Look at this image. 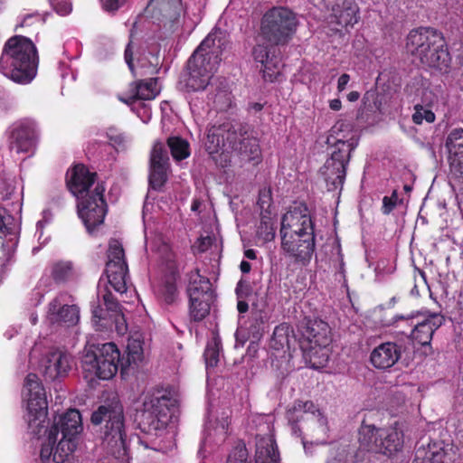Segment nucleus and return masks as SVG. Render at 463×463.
I'll return each instance as SVG.
<instances>
[{
  "mask_svg": "<svg viewBox=\"0 0 463 463\" xmlns=\"http://www.w3.org/2000/svg\"><path fill=\"white\" fill-rule=\"evenodd\" d=\"M296 14L286 7H273L261 18L260 38L269 43H257L252 49V57L261 64L262 77L266 81L273 82L281 76L282 62L275 53L274 45H285L292 39L298 27Z\"/></svg>",
  "mask_w": 463,
  "mask_h": 463,
  "instance_id": "obj_1",
  "label": "nucleus"
},
{
  "mask_svg": "<svg viewBox=\"0 0 463 463\" xmlns=\"http://www.w3.org/2000/svg\"><path fill=\"white\" fill-rule=\"evenodd\" d=\"M37 52L33 43L24 36L11 37L0 57V72L20 84H28L36 75Z\"/></svg>",
  "mask_w": 463,
  "mask_h": 463,
  "instance_id": "obj_2",
  "label": "nucleus"
},
{
  "mask_svg": "<svg viewBox=\"0 0 463 463\" xmlns=\"http://www.w3.org/2000/svg\"><path fill=\"white\" fill-rule=\"evenodd\" d=\"M406 49L423 66L448 72L451 58L445 39L438 31L430 27L411 31L407 36Z\"/></svg>",
  "mask_w": 463,
  "mask_h": 463,
  "instance_id": "obj_3",
  "label": "nucleus"
},
{
  "mask_svg": "<svg viewBox=\"0 0 463 463\" xmlns=\"http://www.w3.org/2000/svg\"><path fill=\"white\" fill-rule=\"evenodd\" d=\"M95 426H101V439L108 453L116 458H123L128 452L127 434L123 407H98L90 417Z\"/></svg>",
  "mask_w": 463,
  "mask_h": 463,
  "instance_id": "obj_4",
  "label": "nucleus"
},
{
  "mask_svg": "<svg viewBox=\"0 0 463 463\" xmlns=\"http://www.w3.org/2000/svg\"><path fill=\"white\" fill-rule=\"evenodd\" d=\"M120 354L114 343L92 345L84 351L81 366L85 378L93 381L111 379L121 365Z\"/></svg>",
  "mask_w": 463,
  "mask_h": 463,
  "instance_id": "obj_5",
  "label": "nucleus"
},
{
  "mask_svg": "<svg viewBox=\"0 0 463 463\" xmlns=\"http://www.w3.org/2000/svg\"><path fill=\"white\" fill-rule=\"evenodd\" d=\"M359 442L367 451L392 456L402 449L404 434L398 422L388 428H375L363 421Z\"/></svg>",
  "mask_w": 463,
  "mask_h": 463,
  "instance_id": "obj_6",
  "label": "nucleus"
},
{
  "mask_svg": "<svg viewBox=\"0 0 463 463\" xmlns=\"http://www.w3.org/2000/svg\"><path fill=\"white\" fill-rule=\"evenodd\" d=\"M226 131L222 135L223 146H228L241 161L258 163L260 158V148L258 139L251 131L240 124L224 126Z\"/></svg>",
  "mask_w": 463,
  "mask_h": 463,
  "instance_id": "obj_7",
  "label": "nucleus"
},
{
  "mask_svg": "<svg viewBox=\"0 0 463 463\" xmlns=\"http://www.w3.org/2000/svg\"><path fill=\"white\" fill-rule=\"evenodd\" d=\"M175 407H144L137 410L136 421L139 430L148 435L159 436L168 427H175L178 420Z\"/></svg>",
  "mask_w": 463,
  "mask_h": 463,
  "instance_id": "obj_8",
  "label": "nucleus"
},
{
  "mask_svg": "<svg viewBox=\"0 0 463 463\" xmlns=\"http://www.w3.org/2000/svg\"><path fill=\"white\" fill-rule=\"evenodd\" d=\"M217 65L198 53H193L187 61L186 71L183 73L180 84L187 92L205 90L209 85Z\"/></svg>",
  "mask_w": 463,
  "mask_h": 463,
  "instance_id": "obj_9",
  "label": "nucleus"
},
{
  "mask_svg": "<svg viewBox=\"0 0 463 463\" xmlns=\"http://www.w3.org/2000/svg\"><path fill=\"white\" fill-rule=\"evenodd\" d=\"M354 144L353 142L351 145L342 143L343 146H332L331 157L326 160L322 168L329 191L342 188L345 178L346 165L349 163L351 152L354 150Z\"/></svg>",
  "mask_w": 463,
  "mask_h": 463,
  "instance_id": "obj_10",
  "label": "nucleus"
},
{
  "mask_svg": "<svg viewBox=\"0 0 463 463\" xmlns=\"http://www.w3.org/2000/svg\"><path fill=\"white\" fill-rule=\"evenodd\" d=\"M128 268L122 245L117 240L110 241L106 274L109 285L120 295L126 293L128 289Z\"/></svg>",
  "mask_w": 463,
  "mask_h": 463,
  "instance_id": "obj_11",
  "label": "nucleus"
},
{
  "mask_svg": "<svg viewBox=\"0 0 463 463\" xmlns=\"http://www.w3.org/2000/svg\"><path fill=\"white\" fill-rule=\"evenodd\" d=\"M104 191V186L101 184H97L94 194L90 198L81 199L78 202L79 216L90 233L93 232L97 226L103 223L107 213V205L103 197Z\"/></svg>",
  "mask_w": 463,
  "mask_h": 463,
  "instance_id": "obj_12",
  "label": "nucleus"
},
{
  "mask_svg": "<svg viewBox=\"0 0 463 463\" xmlns=\"http://www.w3.org/2000/svg\"><path fill=\"white\" fill-rule=\"evenodd\" d=\"M307 233L315 235L314 222L305 203L291 206L281 218L280 235L302 236Z\"/></svg>",
  "mask_w": 463,
  "mask_h": 463,
  "instance_id": "obj_13",
  "label": "nucleus"
},
{
  "mask_svg": "<svg viewBox=\"0 0 463 463\" xmlns=\"http://www.w3.org/2000/svg\"><path fill=\"white\" fill-rule=\"evenodd\" d=\"M71 296L60 292L48 305L46 318L52 325L73 326L80 320V310L76 305L70 304Z\"/></svg>",
  "mask_w": 463,
  "mask_h": 463,
  "instance_id": "obj_14",
  "label": "nucleus"
},
{
  "mask_svg": "<svg viewBox=\"0 0 463 463\" xmlns=\"http://www.w3.org/2000/svg\"><path fill=\"white\" fill-rule=\"evenodd\" d=\"M281 250L284 254L302 266L307 265L315 252V235L305 233L302 236L280 235Z\"/></svg>",
  "mask_w": 463,
  "mask_h": 463,
  "instance_id": "obj_15",
  "label": "nucleus"
},
{
  "mask_svg": "<svg viewBox=\"0 0 463 463\" xmlns=\"http://www.w3.org/2000/svg\"><path fill=\"white\" fill-rule=\"evenodd\" d=\"M411 317L419 319L414 325L411 336L421 345H430L434 332L444 323V317L440 313L425 311Z\"/></svg>",
  "mask_w": 463,
  "mask_h": 463,
  "instance_id": "obj_16",
  "label": "nucleus"
},
{
  "mask_svg": "<svg viewBox=\"0 0 463 463\" xmlns=\"http://www.w3.org/2000/svg\"><path fill=\"white\" fill-rule=\"evenodd\" d=\"M95 173H90L84 165H78L67 173V186L79 202L94 194V190L90 191V188L95 184Z\"/></svg>",
  "mask_w": 463,
  "mask_h": 463,
  "instance_id": "obj_17",
  "label": "nucleus"
},
{
  "mask_svg": "<svg viewBox=\"0 0 463 463\" xmlns=\"http://www.w3.org/2000/svg\"><path fill=\"white\" fill-rule=\"evenodd\" d=\"M229 40L225 32L215 29L201 43L194 53L218 65L222 52L228 47Z\"/></svg>",
  "mask_w": 463,
  "mask_h": 463,
  "instance_id": "obj_18",
  "label": "nucleus"
},
{
  "mask_svg": "<svg viewBox=\"0 0 463 463\" xmlns=\"http://www.w3.org/2000/svg\"><path fill=\"white\" fill-rule=\"evenodd\" d=\"M167 151L162 143H156L153 146L150 156L149 184L155 189H160L167 180V170L169 166Z\"/></svg>",
  "mask_w": 463,
  "mask_h": 463,
  "instance_id": "obj_19",
  "label": "nucleus"
},
{
  "mask_svg": "<svg viewBox=\"0 0 463 463\" xmlns=\"http://www.w3.org/2000/svg\"><path fill=\"white\" fill-rule=\"evenodd\" d=\"M331 330L326 322L319 318H307L302 330L301 344L329 345Z\"/></svg>",
  "mask_w": 463,
  "mask_h": 463,
  "instance_id": "obj_20",
  "label": "nucleus"
},
{
  "mask_svg": "<svg viewBox=\"0 0 463 463\" xmlns=\"http://www.w3.org/2000/svg\"><path fill=\"white\" fill-rule=\"evenodd\" d=\"M160 92L157 79L137 80L129 85L126 96H118V99L125 104L131 105L136 100H149L155 99Z\"/></svg>",
  "mask_w": 463,
  "mask_h": 463,
  "instance_id": "obj_21",
  "label": "nucleus"
},
{
  "mask_svg": "<svg viewBox=\"0 0 463 463\" xmlns=\"http://www.w3.org/2000/svg\"><path fill=\"white\" fill-rule=\"evenodd\" d=\"M74 361L66 351L56 349L51 351L45 361V376L51 380L64 377L71 371Z\"/></svg>",
  "mask_w": 463,
  "mask_h": 463,
  "instance_id": "obj_22",
  "label": "nucleus"
},
{
  "mask_svg": "<svg viewBox=\"0 0 463 463\" xmlns=\"http://www.w3.org/2000/svg\"><path fill=\"white\" fill-rule=\"evenodd\" d=\"M402 348L393 342H386L375 347L370 354L372 364L380 370L392 367L401 358Z\"/></svg>",
  "mask_w": 463,
  "mask_h": 463,
  "instance_id": "obj_23",
  "label": "nucleus"
},
{
  "mask_svg": "<svg viewBox=\"0 0 463 463\" xmlns=\"http://www.w3.org/2000/svg\"><path fill=\"white\" fill-rule=\"evenodd\" d=\"M57 427L58 435L77 439V436L82 431L81 415L78 410L69 407L68 411L58 417H54L51 428Z\"/></svg>",
  "mask_w": 463,
  "mask_h": 463,
  "instance_id": "obj_24",
  "label": "nucleus"
},
{
  "mask_svg": "<svg viewBox=\"0 0 463 463\" xmlns=\"http://www.w3.org/2000/svg\"><path fill=\"white\" fill-rule=\"evenodd\" d=\"M22 401L25 405H47L45 390L38 376L30 373L26 376L22 389Z\"/></svg>",
  "mask_w": 463,
  "mask_h": 463,
  "instance_id": "obj_25",
  "label": "nucleus"
},
{
  "mask_svg": "<svg viewBox=\"0 0 463 463\" xmlns=\"http://www.w3.org/2000/svg\"><path fill=\"white\" fill-rule=\"evenodd\" d=\"M48 409L49 407H26L24 417L33 435L41 437L48 434L52 423L48 416Z\"/></svg>",
  "mask_w": 463,
  "mask_h": 463,
  "instance_id": "obj_26",
  "label": "nucleus"
},
{
  "mask_svg": "<svg viewBox=\"0 0 463 463\" xmlns=\"http://www.w3.org/2000/svg\"><path fill=\"white\" fill-rule=\"evenodd\" d=\"M140 399L142 405H177L182 402L179 392L172 387L148 390Z\"/></svg>",
  "mask_w": 463,
  "mask_h": 463,
  "instance_id": "obj_27",
  "label": "nucleus"
},
{
  "mask_svg": "<svg viewBox=\"0 0 463 463\" xmlns=\"http://www.w3.org/2000/svg\"><path fill=\"white\" fill-rule=\"evenodd\" d=\"M189 301L198 300L213 301L214 295L209 279L203 277L198 271L190 277V283L187 288Z\"/></svg>",
  "mask_w": 463,
  "mask_h": 463,
  "instance_id": "obj_28",
  "label": "nucleus"
},
{
  "mask_svg": "<svg viewBox=\"0 0 463 463\" xmlns=\"http://www.w3.org/2000/svg\"><path fill=\"white\" fill-rule=\"evenodd\" d=\"M147 8L157 10L164 18L169 21L170 28H175L179 24V19L184 14L181 0H149Z\"/></svg>",
  "mask_w": 463,
  "mask_h": 463,
  "instance_id": "obj_29",
  "label": "nucleus"
},
{
  "mask_svg": "<svg viewBox=\"0 0 463 463\" xmlns=\"http://www.w3.org/2000/svg\"><path fill=\"white\" fill-rule=\"evenodd\" d=\"M306 364L313 369L325 367L329 361V345H300Z\"/></svg>",
  "mask_w": 463,
  "mask_h": 463,
  "instance_id": "obj_30",
  "label": "nucleus"
},
{
  "mask_svg": "<svg viewBox=\"0 0 463 463\" xmlns=\"http://www.w3.org/2000/svg\"><path fill=\"white\" fill-rule=\"evenodd\" d=\"M445 147L451 166L463 165V128H454L448 134Z\"/></svg>",
  "mask_w": 463,
  "mask_h": 463,
  "instance_id": "obj_31",
  "label": "nucleus"
},
{
  "mask_svg": "<svg viewBox=\"0 0 463 463\" xmlns=\"http://www.w3.org/2000/svg\"><path fill=\"white\" fill-rule=\"evenodd\" d=\"M35 145V132L30 127L21 126L12 131L10 148L19 154L30 152Z\"/></svg>",
  "mask_w": 463,
  "mask_h": 463,
  "instance_id": "obj_32",
  "label": "nucleus"
},
{
  "mask_svg": "<svg viewBox=\"0 0 463 463\" xmlns=\"http://www.w3.org/2000/svg\"><path fill=\"white\" fill-rule=\"evenodd\" d=\"M354 144V149L358 145V137L355 133L352 130L349 124L345 121H337L331 128L330 135L327 137V143L333 144V146H343L345 145Z\"/></svg>",
  "mask_w": 463,
  "mask_h": 463,
  "instance_id": "obj_33",
  "label": "nucleus"
},
{
  "mask_svg": "<svg viewBox=\"0 0 463 463\" xmlns=\"http://www.w3.org/2000/svg\"><path fill=\"white\" fill-rule=\"evenodd\" d=\"M357 5L353 0H345L333 9L335 22L342 27L353 26L358 22Z\"/></svg>",
  "mask_w": 463,
  "mask_h": 463,
  "instance_id": "obj_34",
  "label": "nucleus"
},
{
  "mask_svg": "<svg viewBox=\"0 0 463 463\" xmlns=\"http://www.w3.org/2000/svg\"><path fill=\"white\" fill-rule=\"evenodd\" d=\"M279 454L274 439L260 438L256 444L255 463H279Z\"/></svg>",
  "mask_w": 463,
  "mask_h": 463,
  "instance_id": "obj_35",
  "label": "nucleus"
},
{
  "mask_svg": "<svg viewBox=\"0 0 463 463\" xmlns=\"http://www.w3.org/2000/svg\"><path fill=\"white\" fill-rule=\"evenodd\" d=\"M304 407H291L286 412V417L288 422L292 425V429H295V424L300 421L299 415L301 418L306 416L307 420H317V423L321 427H326L327 420L324 415V412L320 410V408L312 407V411L302 410ZM311 409V407H308Z\"/></svg>",
  "mask_w": 463,
  "mask_h": 463,
  "instance_id": "obj_36",
  "label": "nucleus"
},
{
  "mask_svg": "<svg viewBox=\"0 0 463 463\" xmlns=\"http://www.w3.org/2000/svg\"><path fill=\"white\" fill-rule=\"evenodd\" d=\"M126 354L127 357L121 361L122 372H125L128 367L137 365L144 358L143 342L138 335L128 338Z\"/></svg>",
  "mask_w": 463,
  "mask_h": 463,
  "instance_id": "obj_37",
  "label": "nucleus"
},
{
  "mask_svg": "<svg viewBox=\"0 0 463 463\" xmlns=\"http://www.w3.org/2000/svg\"><path fill=\"white\" fill-rule=\"evenodd\" d=\"M296 342L293 329L289 325L283 323L277 326L273 331L270 346L275 350H289Z\"/></svg>",
  "mask_w": 463,
  "mask_h": 463,
  "instance_id": "obj_38",
  "label": "nucleus"
},
{
  "mask_svg": "<svg viewBox=\"0 0 463 463\" xmlns=\"http://www.w3.org/2000/svg\"><path fill=\"white\" fill-rule=\"evenodd\" d=\"M125 61L134 77H145L156 73L157 69L156 65L146 60H138L137 66L135 67L133 63V52L132 43L130 42L125 50Z\"/></svg>",
  "mask_w": 463,
  "mask_h": 463,
  "instance_id": "obj_39",
  "label": "nucleus"
},
{
  "mask_svg": "<svg viewBox=\"0 0 463 463\" xmlns=\"http://www.w3.org/2000/svg\"><path fill=\"white\" fill-rule=\"evenodd\" d=\"M445 452L436 444H428V447H420L416 450L412 463H444Z\"/></svg>",
  "mask_w": 463,
  "mask_h": 463,
  "instance_id": "obj_40",
  "label": "nucleus"
},
{
  "mask_svg": "<svg viewBox=\"0 0 463 463\" xmlns=\"http://www.w3.org/2000/svg\"><path fill=\"white\" fill-rule=\"evenodd\" d=\"M103 303L106 307V311L101 308L99 305L92 306V315L95 319L99 321L106 320V312L112 317L118 314L122 313L121 307L118 301L114 298L110 292H106L103 297Z\"/></svg>",
  "mask_w": 463,
  "mask_h": 463,
  "instance_id": "obj_41",
  "label": "nucleus"
},
{
  "mask_svg": "<svg viewBox=\"0 0 463 463\" xmlns=\"http://www.w3.org/2000/svg\"><path fill=\"white\" fill-rule=\"evenodd\" d=\"M77 276L73 263L68 260H61L53 263L52 277L57 283H64L73 279Z\"/></svg>",
  "mask_w": 463,
  "mask_h": 463,
  "instance_id": "obj_42",
  "label": "nucleus"
},
{
  "mask_svg": "<svg viewBox=\"0 0 463 463\" xmlns=\"http://www.w3.org/2000/svg\"><path fill=\"white\" fill-rule=\"evenodd\" d=\"M77 439L61 437L54 446L53 462L63 463L70 455L76 449Z\"/></svg>",
  "mask_w": 463,
  "mask_h": 463,
  "instance_id": "obj_43",
  "label": "nucleus"
},
{
  "mask_svg": "<svg viewBox=\"0 0 463 463\" xmlns=\"http://www.w3.org/2000/svg\"><path fill=\"white\" fill-rule=\"evenodd\" d=\"M207 416L210 422L214 421L216 427L227 430L232 417L231 407H209Z\"/></svg>",
  "mask_w": 463,
  "mask_h": 463,
  "instance_id": "obj_44",
  "label": "nucleus"
},
{
  "mask_svg": "<svg viewBox=\"0 0 463 463\" xmlns=\"http://www.w3.org/2000/svg\"><path fill=\"white\" fill-rule=\"evenodd\" d=\"M167 145L175 160L180 161L190 156L189 143L179 137H171Z\"/></svg>",
  "mask_w": 463,
  "mask_h": 463,
  "instance_id": "obj_45",
  "label": "nucleus"
},
{
  "mask_svg": "<svg viewBox=\"0 0 463 463\" xmlns=\"http://www.w3.org/2000/svg\"><path fill=\"white\" fill-rule=\"evenodd\" d=\"M58 439V429L57 427L51 428L49 430L47 439L43 443L40 450V458L43 461L49 460L51 457L53 458L54 446Z\"/></svg>",
  "mask_w": 463,
  "mask_h": 463,
  "instance_id": "obj_46",
  "label": "nucleus"
},
{
  "mask_svg": "<svg viewBox=\"0 0 463 463\" xmlns=\"http://www.w3.org/2000/svg\"><path fill=\"white\" fill-rule=\"evenodd\" d=\"M213 301L198 300L189 301V316L194 321L203 320L210 312Z\"/></svg>",
  "mask_w": 463,
  "mask_h": 463,
  "instance_id": "obj_47",
  "label": "nucleus"
},
{
  "mask_svg": "<svg viewBox=\"0 0 463 463\" xmlns=\"http://www.w3.org/2000/svg\"><path fill=\"white\" fill-rule=\"evenodd\" d=\"M435 114L430 109V107L417 104L414 107V113L412 114V121L417 125H421L424 121L432 123L435 121Z\"/></svg>",
  "mask_w": 463,
  "mask_h": 463,
  "instance_id": "obj_48",
  "label": "nucleus"
},
{
  "mask_svg": "<svg viewBox=\"0 0 463 463\" xmlns=\"http://www.w3.org/2000/svg\"><path fill=\"white\" fill-rule=\"evenodd\" d=\"M203 355L207 368L216 366L220 357V342L217 339L209 342Z\"/></svg>",
  "mask_w": 463,
  "mask_h": 463,
  "instance_id": "obj_49",
  "label": "nucleus"
},
{
  "mask_svg": "<svg viewBox=\"0 0 463 463\" xmlns=\"http://www.w3.org/2000/svg\"><path fill=\"white\" fill-rule=\"evenodd\" d=\"M245 445L238 444L229 454L226 463H250Z\"/></svg>",
  "mask_w": 463,
  "mask_h": 463,
  "instance_id": "obj_50",
  "label": "nucleus"
},
{
  "mask_svg": "<svg viewBox=\"0 0 463 463\" xmlns=\"http://www.w3.org/2000/svg\"><path fill=\"white\" fill-rule=\"evenodd\" d=\"M106 134L111 145L115 147H124L129 140L125 133L120 132L119 129L113 126L108 128Z\"/></svg>",
  "mask_w": 463,
  "mask_h": 463,
  "instance_id": "obj_51",
  "label": "nucleus"
},
{
  "mask_svg": "<svg viewBox=\"0 0 463 463\" xmlns=\"http://www.w3.org/2000/svg\"><path fill=\"white\" fill-rule=\"evenodd\" d=\"M415 80H418V78H415ZM419 80L421 81L422 86V91H421V101L422 104L426 107H431L433 104H435L438 101L437 96L430 90L427 85L428 81L423 80L421 77L419 78Z\"/></svg>",
  "mask_w": 463,
  "mask_h": 463,
  "instance_id": "obj_52",
  "label": "nucleus"
},
{
  "mask_svg": "<svg viewBox=\"0 0 463 463\" xmlns=\"http://www.w3.org/2000/svg\"><path fill=\"white\" fill-rule=\"evenodd\" d=\"M162 298L165 304L172 305L177 298V288L174 283L167 282L162 289Z\"/></svg>",
  "mask_w": 463,
  "mask_h": 463,
  "instance_id": "obj_53",
  "label": "nucleus"
},
{
  "mask_svg": "<svg viewBox=\"0 0 463 463\" xmlns=\"http://www.w3.org/2000/svg\"><path fill=\"white\" fill-rule=\"evenodd\" d=\"M252 287L246 279H241L237 283L235 293L237 298L246 299L252 294Z\"/></svg>",
  "mask_w": 463,
  "mask_h": 463,
  "instance_id": "obj_54",
  "label": "nucleus"
},
{
  "mask_svg": "<svg viewBox=\"0 0 463 463\" xmlns=\"http://www.w3.org/2000/svg\"><path fill=\"white\" fill-rule=\"evenodd\" d=\"M258 233L260 237H262L264 241H270L275 237V232L272 225L268 222H261L259 227Z\"/></svg>",
  "mask_w": 463,
  "mask_h": 463,
  "instance_id": "obj_55",
  "label": "nucleus"
},
{
  "mask_svg": "<svg viewBox=\"0 0 463 463\" xmlns=\"http://www.w3.org/2000/svg\"><path fill=\"white\" fill-rule=\"evenodd\" d=\"M52 3L56 12L61 15H66L71 11V4L67 0H52Z\"/></svg>",
  "mask_w": 463,
  "mask_h": 463,
  "instance_id": "obj_56",
  "label": "nucleus"
},
{
  "mask_svg": "<svg viewBox=\"0 0 463 463\" xmlns=\"http://www.w3.org/2000/svg\"><path fill=\"white\" fill-rule=\"evenodd\" d=\"M397 200L396 193H393L391 197L384 196L383 199V213L389 214L395 207Z\"/></svg>",
  "mask_w": 463,
  "mask_h": 463,
  "instance_id": "obj_57",
  "label": "nucleus"
},
{
  "mask_svg": "<svg viewBox=\"0 0 463 463\" xmlns=\"http://www.w3.org/2000/svg\"><path fill=\"white\" fill-rule=\"evenodd\" d=\"M110 318L113 319L115 323L117 332L120 335L125 334L127 331V323L123 313L118 314Z\"/></svg>",
  "mask_w": 463,
  "mask_h": 463,
  "instance_id": "obj_58",
  "label": "nucleus"
},
{
  "mask_svg": "<svg viewBox=\"0 0 463 463\" xmlns=\"http://www.w3.org/2000/svg\"><path fill=\"white\" fill-rule=\"evenodd\" d=\"M127 0H100L102 7L106 11H116L125 5Z\"/></svg>",
  "mask_w": 463,
  "mask_h": 463,
  "instance_id": "obj_59",
  "label": "nucleus"
},
{
  "mask_svg": "<svg viewBox=\"0 0 463 463\" xmlns=\"http://www.w3.org/2000/svg\"><path fill=\"white\" fill-rule=\"evenodd\" d=\"M213 243V238L210 236L202 237L197 241V249L200 252L206 251Z\"/></svg>",
  "mask_w": 463,
  "mask_h": 463,
  "instance_id": "obj_60",
  "label": "nucleus"
},
{
  "mask_svg": "<svg viewBox=\"0 0 463 463\" xmlns=\"http://www.w3.org/2000/svg\"><path fill=\"white\" fill-rule=\"evenodd\" d=\"M253 316V318L256 321L255 330L259 331L260 326L267 321V317L262 315L261 311L256 312Z\"/></svg>",
  "mask_w": 463,
  "mask_h": 463,
  "instance_id": "obj_61",
  "label": "nucleus"
},
{
  "mask_svg": "<svg viewBox=\"0 0 463 463\" xmlns=\"http://www.w3.org/2000/svg\"><path fill=\"white\" fill-rule=\"evenodd\" d=\"M350 80V76L346 73L342 74L337 82V90L339 92L343 91Z\"/></svg>",
  "mask_w": 463,
  "mask_h": 463,
  "instance_id": "obj_62",
  "label": "nucleus"
},
{
  "mask_svg": "<svg viewBox=\"0 0 463 463\" xmlns=\"http://www.w3.org/2000/svg\"><path fill=\"white\" fill-rule=\"evenodd\" d=\"M237 309L240 313H245L249 309V305L245 299L238 298Z\"/></svg>",
  "mask_w": 463,
  "mask_h": 463,
  "instance_id": "obj_63",
  "label": "nucleus"
},
{
  "mask_svg": "<svg viewBox=\"0 0 463 463\" xmlns=\"http://www.w3.org/2000/svg\"><path fill=\"white\" fill-rule=\"evenodd\" d=\"M329 107L333 110H335V111L339 110L342 107L341 100L338 99H332L329 103Z\"/></svg>",
  "mask_w": 463,
  "mask_h": 463,
  "instance_id": "obj_64",
  "label": "nucleus"
}]
</instances>
